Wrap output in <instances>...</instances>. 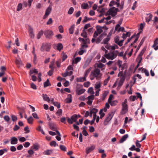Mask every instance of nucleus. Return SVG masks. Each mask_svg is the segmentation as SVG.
I'll use <instances>...</instances> for the list:
<instances>
[{"mask_svg": "<svg viewBox=\"0 0 158 158\" xmlns=\"http://www.w3.org/2000/svg\"><path fill=\"white\" fill-rule=\"evenodd\" d=\"M127 103V98L125 99L124 101L122 102L121 106L122 107L120 112L121 114H124L128 112V107Z\"/></svg>", "mask_w": 158, "mask_h": 158, "instance_id": "1", "label": "nucleus"}, {"mask_svg": "<svg viewBox=\"0 0 158 158\" xmlns=\"http://www.w3.org/2000/svg\"><path fill=\"white\" fill-rule=\"evenodd\" d=\"M125 79V76H122V77L118 78L114 84L113 87H114L118 86L117 89L119 90L121 86L123 85Z\"/></svg>", "mask_w": 158, "mask_h": 158, "instance_id": "2", "label": "nucleus"}, {"mask_svg": "<svg viewBox=\"0 0 158 158\" xmlns=\"http://www.w3.org/2000/svg\"><path fill=\"white\" fill-rule=\"evenodd\" d=\"M118 53V51H115L105 54L104 56L108 59L113 60L116 57Z\"/></svg>", "mask_w": 158, "mask_h": 158, "instance_id": "3", "label": "nucleus"}, {"mask_svg": "<svg viewBox=\"0 0 158 158\" xmlns=\"http://www.w3.org/2000/svg\"><path fill=\"white\" fill-rule=\"evenodd\" d=\"M115 111H111L110 112L108 115L106 117L103 124L104 125H107L109 122L111 120L114 116Z\"/></svg>", "mask_w": 158, "mask_h": 158, "instance_id": "4", "label": "nucleus"}, {"mask_svg": "<svg viewBox=\"0 0 158 158\" xmlns=\"http://www.w3.org/2000/svg\"><path fill=\"white\" fill-rule=\"evenodd\" d=\"M102 85V83L99 81L97 82L94 85V88L96 90L95 92V95L98 96L99 95V92L101 91L100 87Z\"/></svg>", "mask_w": 158, "mask_h": 158, "instance_id": "5", "label": "nucleus"}, {"mask_svg": "<svg viewBox=\"0 0 158 158\" xmlns=\"http://www.w3.org/2000/svg\"><path fill=\"white\" fill-rule=\"evenodd\" d=\"M51 47V45L50 43H44L42 44L41 48L40 50L42 51H48Z\"/></svg>", "mask_w": 158, "mask_h": 158, "instance_id": "6", "label": "nucleus"}, {"mask_svg": "<svg viewBox=\"0 0 158 158\" xmlns=\"http://www.w3.org/2000/svg\"><path fill=\"white\" fill-rule=\"evenodd\" d=\"M118 11V9L115 8V7H113L109 9L107 12V13L109 15H111L113 17L116 15L117 12Z\"/></svg>", "mask_w": 158, "mask_h": 158, "instance_id": "7", "label": "nucleus"}, {"mask_svg": "<svg viewBox=\"0 0 158 158\" xmlns=\"http://www.w3.org/2000/svg\"><path fill=\"white\" fill-rule=\"evenodd\" d=\"M78 119L77 115L76 114H73L70 118H67L68 122L69 124H72L73 122H76Z\"/></svg>", "mask_w": 158, "mask_h": 158, "instance_id": "8", "label": "nucleus"}, {"mask_svg": "<svg viewBox=\"0 0 158 158\" xmlns=\"http://www.w3.org/2000/svg\"><path fill=\"white\" fill-rule=\"evenodd\" d=\"M91 72L93 75L96 77L97 79H98L102 76V74L100 73V70L98 69H95Z\"/></svg>", "mask_w": 158, "mask_h": 158, "instance_id": "9", "label": "nucleus"}, {"mask_svg": "<svg viewBox=\"0 0 158 158\" xmlns=\"http://www.w3.org/2000/svg\"><path fill=\"white\" fill-rule=\"evenodd\" d=\"M52 9L51 6L50 5L49 6L46 10L45 14L43 17V19H45L48 17L52 10Z\"/></svg>", "mask_w": 158, "mask_h": 158, "instance_id": "10", "label": "nucleus"}, {"mask_svg": "<svg viewBox=\"0 0 158 158\" xmlns=\"http://www.w3.org/2000/svg\"><path fill=\"white\" fill-rule=\"evenodd\" d=\"M44 35L46 38H50L53 36V33L52 31L48 30L45 31Z\"/></svg>", "mask_w": 158, "mask_h": 158, "instance_id": "11", "label": "nucleus"}, {"mask_svg": "<svg viewBox=\"0 0 158 158\" xmlns=\"http://www.w3.org/2000/svg\"><path fill=\"white\" fill-rule=\"evenodd\" d=\"M123 41L124 40L119 41V37L118 36H116L114 38V42L120 46H122Z\"/></svg>", "mask_w": 158, "mask_h": 158, "instance_id": "12", "label": "nucleus"}, {"mask_svg": "<svg viewBox=\"0 0 158 158\" xmlns=\"http://www.w3.org/2000/svg\"><path fill=\"white\" fill-rule=\"evenodd\" d=\"M119 2H115L114 1H111L110 4L109 6H116V7H119Z\"/></svg>", "mask_w": 158, "mask_h": 158, "instance_id": "13", "label": "nucleus"}, {"mask_svg": "<svg viewBox=\"0 0 158 158\" xmlns=\"http://www.w3.org/2000/svg\"><path fill=\"white\" fill-rule=\"evenodd\" d=\"M94 95H91L89 96L87 98L88 101L87 102V104L89 105H91L93 102V100L94 99Z\"/></svg>", "mask_w": 158, "mask_h": 158, "instance_id": "14", "label": "nucleus"}, {"mask_svg": "<svg viewBox=\"0 0 158 158\" xmlns=\"http://www.w3.org/2000/svg\"><path fill=\"white\" fill-rule=\"evenodd\" d=\"M103 29L105 30H107L108 29V28L106 27H99L97 28V30L96 31L100 34L102 32Z\"/></svg>", "mask_w": 158, "mask_h": 158, "instance_id": "15", "label": "nucleus"}, {"mask_svg": "<svg viewBox=\"0 0 158 158\" xmlns=\"http://www.w3.org/2000/svg\"><path fill=\"white\" fill-rule=\"evenodd\" d=\"M95 148V146L94 145H92L90 147H87L86 149V152L87 154L92 152Z\"/></svg>", "mask_w": 158, "mask_h": 158, "instance_id": "16", "label": "nucleus"}, {"mask_svg": "<svg viewBox=\"0 0 158 158\" xmlns=\"http://www.w3.org/2000/svg\"><path fill=\"white\" fill-rule=\"evenodd\" d=\"M85 91V89H77L76 93L77 95H80L83 94Z\"/></svg>", "mask_w": 158, "mask_h": 158, "instance_id": "17", "label": "nucleus"}, {"mask_svg": "<svg viewBox=\"0 0 158 158\" xmlns=\"http://www.w3.org/2000/svg\"><path fill=\"white\" fill-rule=\"evenodd\" d=\"M155 50L158 49V38H156L154 41V43L152 46Z\"/></svg>", "mask_w": 158, "mask_h": 158, "instance_id": "18", "label": "nucleus"}, {"mask_svg": "<svg viewBox=\"0 0 158 158\" xmlns=\"http://www.w3.org/2000/svg\"><path fill=\"white\" fill-rule=\"evenodd\" d=\"M73 73V72L72 71H71L69 72L66 70L64 73L62 74V75L64 77H65L67 76L71 75Z\"/></svg>", "mask_w": 158, "mask_h": 158, "instance_id": "19", "label": "nucleus"}, {"mask_svg": "<svg viewBox=\"0 0 158 158\" xmlns=\"http://www.w3.org/2000/svg\"><path fill=\"white\" fill-rule=\"evenodd\" d=\"M10 143L11 144H16L18 143V139L15 137H12L10 139Z\"/></svg>", "mask_w": 158, "mask_h": 158, "instance_id": "20", "label": "nucleus"}, {"mask_svg": "<svg viewBox=\"0 0 158 158\" xmlns=\"http://www.w3.org/2000/svg\"><path fill=\"white\" fill-rule=\"evenodd\" d=\"M133 38L135 39L133 43H135L138 40V38L135 35H133L131 38L128 39L127 43L130 42L131 40Z\"/></svg>", "mask_w": 158, "mask_h": 158, "instance_id": "21", "label": "nucleus"}, {"mask_svg": "<svg viewBox=\"0 0 158 158\" xmlns=\"http://www.w3.org/2000/svg\"><path fill=\"white\" fill-rule=\"evenodd\" d=\"M15 63L18 67H19L23 64L20 58L16 59L15 61Z\"/></svg>", "mask_w": 158, "mask_h": 158, "instance_id": "22", "label": "nucleus"}, {"mask_svg": "<svg viewBox=\"0 0 158 158\" xmlns=\"http://www.w3.org/2000/svg\"><path fill=\"white\" fill-rule=\"evenodd\" d=\"M98 110L94 108H92L90 109V112L93 114V115H96Z\"/></svg>", "mask_w": 158, "mask_h": 158, "instance_id": "23", "label": "nucleus"}, {"mask_svg": "<svg viewBox=\"0 0 158 158\" xmlns=\"http://www.w3.org/2000/svg\"><path fill=\"white\" fill-rule=\"evenodd\" d=\"M28 32L31 38H33L34 37V34L33 32V29L31 27H29Z\"/></svg>", "mask_w": 158, "mask_h": 158, "instance_id": "24", "label": "nucleus"}, {"mask_svg": "<svg viewBox=\"0 0 158 158\" xmlns=\"http://www.w3.org/2000/svg\"><path fill=\"white\" fill-rule=\"evenodd\" d=\"M72 97L71 94H68L67 98L66 99V102L67 103H69L71 102L72 101Z\"/></svg>", "mask_w": 158, "mask_h": 158, "instance_id": "25", "label": "nucleus"}, {"mask_svg": "<svg viewBox=\"0 0 158 158\" xmlns=\"http://www.w3.org/2000/svg\"><path fill=\"white\" fill-rule=\"evenodd\" d=\"M104 37V34H101L98 38L96 40V42L97 44H98L102 40L103 38Z\"/></svg>", "mask_w": 158, "mask_h": 158, "instance_id": "26", "label": "nucleus"}, {"mask_svg": "<svg viewBox=\"0 0 158 158\" xmlns=\"http://www.w3.org/2000/svg\"><path fill=\"white\" fill-rule=\"evenodd\" d=\"M133 49V48H129L127 50L125 53V54H127L129 56H131Z\"/></svg>", "mask_w": 158, "mask_h": 158, "instance_id": "27", "label": "nucleus"}, {"mask_svg": "<svg viewBox=\"0 0 158 158\" xmlns=\"http://www.w3.org/2000/svg\"><path fill=\"white\" fill-rule=\"evenodd\" d=\"M128 134H125L123 135L120 140V143H123V142L128 137Z\"/></svg>", "mask_w": 158, "mask_h": 158, "instance_id": "28", "label": "nucleus"}, {"mask_svg": "<svg viewBox=\"0 0 158 158\" xmlns=\"http://www.w3.org/2000/svg\"><path fill=\"white\" fill-rule=\"evenodd\" d=\"M108 103L110 104L111 106H114L117 104L118 101L116 100H115L112 101Z\"/></svg>", "mask_w": 158, "mask_h": 158, "instance_id": "29", "label": "nucleus"}, {"mask_svg": "<svg viewBox=\"0 0 158 158\" xmlns=\"http://www.w3.org/2000/svg\"><path fill=\"white\" fill-rule=\"evenodd\" d=\"M81 58L80 57H77L74 60H73L72 64H77L78 62L81 60Z\"/></svg>", "mask_w": 158, "mask_h": 158, "instance_id": "30", "label": "nucleus"}, {"mask_svg": "<svg viewBox=\"0 0 158 158\" xmlns=\"http://www.w3.org/2000/svg\"><path fill=\"white\" fill-rule=\"evenodd\" d=\"M86 80V78L84 77H80L77 78V82H83Z\"/></svg>", "mask_w": 158, "mask_h": 158, "instance_id": "31", "label": "nucleus"}, {"mask_svg": "<svg viewBox=\"0 0 158 158\" xmlns=\"http://www.w3.org/2000/svg\"><path fill=\"white\" fill-rule=\"evenodd\" d=\"M131 35V33L129 32H127L126 34L123 33L122 37L124 39H126L127 37Z\"/></svg>", "mask_w": 158, "mask_h": 158, "instance_id": "32", "label": "nucleus"}, {"mask_svg": "<svg viewBox=\"0 0 158 158\" xmlns=\"http://www.w3.org/2000/svg\"><path fill=\"white\" fill-rule=\"evenodd\" d=\"M38 73V71H37V69H32L30 70L29 72V74L30 76L33 73L37 74Z\"/></svg>", "mask_w": 158, "mask_h": 158, "instance_id": "33", "label": "nucleus"}, {"mask_svg": "<svg viewBox=\"0 0 158 158\" xmlns=\"http://www.w3.org/2000/svg\"><path fill=\"white\" fill-rule=\"evenodd\" d=\"M52 153V151L50 150H47L43 152V154L45 155H50Z\"/></svg>", "mask_w": 158, "mask_h": 158, "instance_id": "34", "label": "nucleus"}, {"mask_svg": "<svg viewBox=\"0 0 158 158\" xmlns=\"http://www.w3.org/2000/svg\"><path fill=\"white\" fill-rule=\"evenodd\" d=\"M122 21L123 19H120V20L118 21V24L116 25L115 27V30H116L117 28H118L120 27V25L122 23Z\"/></svg>", "mask_w": 158, "mask_h": 158, "instance_id": "35", "label": "nucleus"}, {"mask_svg": "<svg viewBox=\"0 0 158 158\" xmlns=\"http://www.w3.org/2000/svg\"><path fill=\"white\" fill-rule=\"evenodd\" d=\"M27 122L29 124H32L33 123V118L31 116H30L29 118H27Z\"/></svg>", "mask_w": 158, "mask_h": 158, "instance_id": "36", "label": "nucleus"}, {"mask_svg": "<svg viewBox=\"0 0 158 158\" xmlns=\"http://www.w3.org/2000/svg\"><path fill=\"white\" fill-rule=\"evenodd\" d=\"M51 85V84L50 83L48 79H47V81L44 83V87H46Z\"/></svg>", "mask_w": 158, "mask_h": 158, "instance_id": "37", "label": "nucleus"}, {"mask_svg": "<svg viewBox=\"0 0 158 158\" xmlns=\"http://www.w3.org/2000/svg\"><path fill=\"white\" fill-rule=\"evenodd\" d=\"M63 48L62 44L61 43H59L57 45V49L59 51H61Z\"/></svg>", "mask_w": 158, "mask_h": 158, "instance_id": "38", "label": "nucleus"}, {"mask_svg": "<svg viewBox=\"0 0 158 158\" xmlns=\"http://www.w3.org/2000/svg\"><path fill=\"white\" fill-rule=\"evenodd\" d=\"M75 28V25H73L71 26L69 29V32L70 34H73Z\"/></svg>", "mask_w": 158, "mask_h": 158, "instance_id": "39", "label": "nucleus"}, {"mask_svg": "<svg viewBox=\"0 0 158 158\" xmlns=\"http://www.w3.org/2000/svg\"><path fill=\"white\" fill-rule=\"evenodd\" d=\"M124 28L123 27H119L118 28H117L116 30L115 29L114 32L117 31L118 32H120V31L123 32L126 31H124Z\"/></svg>", "mask_w": 158, "mask_h": 158, "instance_id": "40", "label": "nucleus"}, {"mask_svg": "<svg viewBox=\"0 0 158 158\" xmlns=\"http://www.w3.org/2000/svg\"><path fill=\"white\" fill-rule=\"evenodd\" d=\"M88 93L91 94H94V92L93 90V88L92 87H89L88 90Z\"/></svg>", "mask_w": 158, "mask_h": 158, "instance_id": "41", "label": "nucleus"}, {"mask_svg": "<svg viewBox=\"0 0 158 158\" xmlns=\"http://www.w3.org/2000/svg\"><path fill=\"white\" fill-rule=\"evenodd\" d=\"M152 15L151 14H149L148 16L146 18V22H149L152 20Z\"/></svg>", "mask_w": 158, "mask_h": 158, "instance_id": "42", "label": "nucleus"}, {"mask_svg": "<svg viewBox=\"0 0 158 158\" xmlns=\"http://www.w3.org/2000/svg\"><path fill=\"white\" fill-rule=\"evenodd\" d=\"M43 98L44 99V100H45V101L48 102H50V99L49 98V97H48V96L46 94H45V95L43 94Z\"/></svg>", "mask_w": 158, "mask_h": 158, "instance_id": "43", "label": "nucleus"}, {"mask_svg": "<svg viewBox=\"0 0 158 158\" xmlns=\"http://www.w3.org/2000/svg\"><path fill=\"white\" fill-rule=\"evenodd\" d=\"M44 32L42 30L40 31L38 34L37 36V38L38 39H39L43 35Z\"/></svg>", "mask_w": 158, "mask_h": 158, "instance_id": "44", "label": "nucleus"}, {"mask_svg": "<svg viewBox=\"0 0 158 158\" xmlns=\"http://www.w3.org/2000/svg\"><path fill=\"white\" fill-rule=\"evenodd\" d=\"M88 5L87 3H83L81 5V8L83 9H86L88 7Z\"/></svg>", "mask_w": 158, "mask_h": 158, "instance_id": "45", "label": "nucleus"}, {"mask_svg": "<svg viewBox=\"0 0 158 158\" xmlns=\"http://www.w3.org/2000/svg\"><path fill=\"white\" fill-rule=\"evenodd\" d=\"M110 39V38L106 37L103 40V43L105 44H107Z\"/></svg>", "mask_w": 158, "mask_h": 158, "instance_id": "46", "label": "nucleus"}, {"mask_svg": "<svg viewBox=\"0 0 158 158\" xmlns=\"http://www.w3.org/2000/svg\"><path fill=\"white\" fill-rule=\"evenodd\" d=\"M36 129L37 130L40 131L41 133L42 134H45V133L43 131V129L41 128L40 126H39L37 128H36Z\"/></svg>", "mask_w": 158, "mask_h": 158, "instance_id": "47", "label": "nucleus"}, {"mask_svg": "<svg viewBox=\"0 0 158 158\" xmlns=\"http://www.w3.org/2000/svg\"><path fill=\"white\" fill-rule=\"evenodd\" d=\"M32 148L35 150L36 151L38 150L39 147L37 144H34L32 146Z\"/></svg>", "mask_w": 158, "mask_h": 158, "instance_id": "48", "label": "nucleus"}, {"mask_svg": "<svg viewBox=\"0 0 158 158\" xmlns=\"http://www.w3.org/2000/svg\"><path fill=\"white\" fill-rule=\"evenodd\" d=\"M92 19V18H89L86 16H85L84 17V19H83L82 22L83 23H86L88 21Z\"/></svg>", "mask_w": 158, "mask_h": 158, "instance_id": "49", "label": "nucleus"}, {"mask_svg": "<svg viewBox=\"0 0 158 158\" xmlns=\"http://www.w3.org/2000/svg\"><path fill=\"white\" fill-rule=\"evenodd\" d=\"M83 32L81 34V36L84 38H86L87 37V34L84 30H83Z\"/></svg>", "mask_w": 158, "mask_h": 158, "instance_id": "50", "label": "nucleus"}, {"mask_svg": "<svg viewBox=\"0 0 158 158\" xmlns=\"http://www.w3.org/2000/svg\"><path fill=\"white\" fill-rule=\"evenodd\" d=\"M108 92L107 91H105L102 94V99L104 100L108 94Z\"/></svg>", "mask_w": 158, "mask_h": 158, "instance_id": "51", "label": "nucleus"}, {"mask_svg": "<svg viewBox=\"0 0 158 158\" xmlns=\"http://www.w3.org/2000/svg\"><path fill=\"white\" fill-rule=\"evenodd\" d=\"M22 5L21 3H19L18 5L17 8V10L18 11H19L21 10L22 9Z\"/></svg>", "mask_w": 158, "mask_h": 158, "instance_id": "52", "label": "nucleus"}, {"mask_svg": "<svg viewBox=\"0 0 158 158\" xmlns=\"http://www.w3.org/2000/svg\"><path fill=\"white\" fill-rule=\"evenodd\" d=\"M111 49L112 50H114L115 49H117L118 48V47L117 45L115 44H114L110 46Z\"/></svg>", "mask_w": 158, "mask_h": 158, "instance_id": "53", "label": "nucleus"}, {"mask_svg": "<svg viewBox=\"0 0 158 158\" xmlns=\"http://www.w3.org/2000/svg\"><path fill=\"white\" fill-rule=\"evenodd\" d=\"M114 32H115L114 31V29H113V28L108 33V34L107 36V37H108L109 38H110L112 34L113 33H114Z\"/></svg>", "mask_w": 158, "mask_h": 158, "instance_id": "54", "label": "nucleus"}, {"mask_svg": "<svg viewBox=\"0 0 158 158\" xmlns=\"http://www.w3.org/2000/svg\"><path fill=\"white\" fill-rule=\"evenodd\" d=\"M114 32H115L114 31V29H113V28L108 33V34L107 36V37H108L109 38H110L112 34L113 33H114Z\"/></svg>", "mask_w": 158, "mask_h": 158, "instance_id": "55", "label": "nucleus"}, {"mask_svg": "<svg viewBox=\"0 0 158 158\" xmlns=\"http://www.w3.org/2000/svg\"><path fill=\"white\" fill-rule=\"evenodd\" d=\"M7 152V150L6 149H3L0 150V156L2 155L5 152Z\"/></svg>", "mask_w": 158, "mask_h": 158, "instance_id": "56", "label": "nucleus"}, {"mask_svg": "<svg viewBox=\"0 0 158 158\" xmlns=\"http://www.w3.org/2000/svg\"><path fill=\"white\" fill-rule=\"evenodd\" d=\"M99 114L100 115V118L101 119L105 115L104 112L102 111L101 110H100L99 112Z\"/></svg>", "mask_w": 158, "mask_h": 158, "instance_id": "57", "label": "nucleus"}, {"mask_svg": "<svg viewBox=\"0 0 158 158\" xmlns=\"http://www.w3.org/2000/svg\"><path fill=\"white\" fill-rule=\"evenodd\" d=\"M122 62L121 61L119 60L118 62V65L119 67L120 68H121V70L123 69V67L122 66Z\"/></svg>", "mask_w": 158, "mask_h": 158, "instance_id": "58", "label": "nucleus"}, {"mask_svg": "<svg viewBox=\"0 0 158 158\" xmlns=\"http://www.w3.org/2000/svg\"><path fill=\"white\" fill-rule=\"evenodd\" d=\"M62 61H64L67 58V56L64 52H62Z\"/></svg>", "mask_w": 158, "mask_h": 158, "instance_id": "59", "label": "nucleus"}, {"mask_svg": "<svg viewBox=\"0 0 158 158\" xmlns=\"http://www.w3.org/2000/svg\"><path fill=\"white\" fill-rule=\"evenodd\" d=\"M90 72V70L89 69H87L85 71V72L84 73V77H85V78H86V77H87L88 75L89 74V73Z\"/></svg>", "mask_w": 158, "mask_h": 158, "instance_id": "60", "label": "nucleus"}, {"mask_svg": "<svg viewBox=\"0 0 158 158\" xmlns=\"http://www.w3.org/2000/svg\"><path fill=\"white\" fill-rule=\"evenodd\" d=\"M62 111L61 109H59L57 110L56 114L57 115L60 116L62 115Z\"/></svg>", "mask_w": 158, "mask_h": 158, "instance_id": "61", "label": "nucleus"}, {"mask_svg": "<svg viewBox=\"0 0 158 158\" xmlns=\"http://www.w3.org/2000/svg\"><path fill=\"white\" fill-rule=\"evenodd\" d=\"M74 11V9L73 7H71L69 9V10L68 11V14L69 15L72 14Z\"/></svg>", "mask_w": 158, "mask_h": 158, "instance_id": "62", "label": "nucleus"}, {"mask_svg": "<svg viewBox=\"0 0 158 158\" xmlns=\"http://www.w3.org/2000/svg\"><path fill=\"white\" fill-rule=\"evenodd\" d=\"M53 105L56 106L58 108H59L60 107V104L59 103L57 102H53Z\"/></svg>", "mask_w": 158, "mask_h": 158, "instance_id": "63", "label": "nucleus"}, {"mask_svg": "<svg viewBox=\"0 0 158 158\" xmlns=\"http://www.w3.org/2000/svg\"><path fill=\"white\" fill-rule=\"evenodd\" d=\"M58 29L60 32L62 33L64 32V29L62 25H60L58 27Z\"/></svg>", "mask_w": 158, "mask_h": 158, "instance_id": "64", "label": "nucleus"}]
</instances>
